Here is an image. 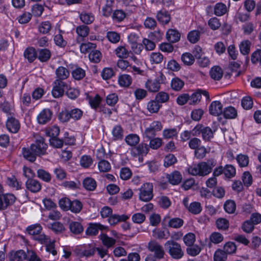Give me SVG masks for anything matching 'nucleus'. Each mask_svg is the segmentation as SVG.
<instances>
[{
  "label": "nucleus",
  "mask_w": 261,
  "mask_h": 261,
  "mask_svg": "<svg viewBox=\"0 0 261 261\" xmlns=\"http://www.w3.org/2000/svg\"><path fill=\"white\" fill-rule=\"evenodd\" d=\"M68 84L60 80H56L54 83L52 94L55 98H59L63 95L64 91L67 89Z\"/></svg>",
  "instance_id": "nucleus-7"
},
{
  "label": "nucleus",
  "mask_w": 261,
  "mask_h": 261,
  "mask_svg": "<svg viewBox=\"0 0 261 261\" xmlns=\"http://www.w3.org/2000/svg\"><path fill=\"white\" fill-rule=\"evenodd\" d=\"M42 229V226L39 224L37 223L28 226L26 231L30 235L36 236L40 234Z\"/></svg>",
  "instance_id": "nucleus-30"
},
{
  "label": "nucleus",
  "mask_w": 261,
  "mask_h": 261,
  "mask_svg": "<svg viewBox=\"0 0 261 261\" xmlns=\"http://www.w3.org/2000/svg\"><path fill=\"white\" fill-rule=\"evenodd\" d=\"M227 254L221 249H218L214 255V261H226L227 259Z\"/></svg>",
  "instance_id": "nucleus-63"
},
{
  "label": "nucleus",
  "mask_w": 261,
  "mask_h": 261,
  "mask_svg": "<svg viewBox=\"0 0 261 261\" xmlns=\"http://www.w3.org/2000/svg\"><path fill=\"white\" fill-rule=\"evenodd\" d=\"M6 127L9 132L16 133L20 128V123L17 119L11 117L8 119L6 122Z\"/></svg>",
  "instance_id": "nucleus-14"
},
{
  "label": "nucleus",
  "mask_w": 261,
  "mask_h": 261,
  "mask_svg": "<svg viewBox=\"0 0 261 261\" xmlns=\"http://www.w3.org/2000/svg\"><path fill=\"white\" fill-rule=\"evenodd\" d=\"M70 231L75 234H80L83 231L84 228L82 224L78 222H71L69 224Z\"/></svg>",
  "instance_id": "nucleus-28"
},
{
  "label": "nucleus",
  "mask_w": 261,
  "mask_h": 261,
  "mask_svg": "<svg viewBox=\"0 0 261 261\" xmlns=\"http://www.w3.org/2000/svg\"><path fill=\"white\" fill-rule=\"evenodd\" d=\"M166 38L170 43H175L179 40L180 34L177 31L171 29L167 31Z\"/></svg>",
  "instance_id": "nucleus-21"
},
{
  "label": "nucleus",
  "mask_w": 261,
  "mask_h": 261,
  "mask_svg": "<svg viewBox=\"0 0 261 261\" xmlns=\"http://www.w3.org/2000/svg\"><path fill=\"white\" fill-rule=\"evenodd\" d=\"M107 38L109 41L113 43H118L120 39L119 34L116 32L113 31L108 32L107 33Z\"/></svg>",
  "instance_id": "nucleus-51"
},
{
  "label": "nucleus",
  "mask_w": 261,
  "mask_h": 261,
  "mask_svg": "<svg viewBox=\"0 0 261 261\" xmlns=\"http://www.w3.org/2000/svg\"><path fill=\"white\" fill-rule=\"evenodd\" d=\"M48 228L57 234H61L66 230L63 224L59 221L48 224Z\"/></svg>",
  "instance_id": "nucleus-18"
},
{
  "label": "nucleus",
  "mask_w": 261,
  "mask_h": 261,
  "mask_svg": "<svg viewBox=\"0 0 261 261\" xmlns=\"http://www.w3.org/2000/svg\"><path fill=\"white\" fill-rule=\"evenodd\" d=\"M170 183L172 185H178L182 180V175L180 173L177 171H175L171 174L168 175L167 177Z\"/></svg>",
  "instance_id": "nucleus-24"
},
{
  "label": "nucleus",
  "mask_w": 261,
  "mask_h": 261,
  "mask_svg": "<svg viewBox=\"0 0 261 261\" xmlns=\"http://www.w3.org/2000/svg\"><path fill=\"white\" fill-rule=\"evenodd\" d=\"M156 17L159 22L162 24H167L170 20V16L165 10L159 11Z\"/></svg>",
  "instance_id": "nucleus-23"
},
{
  "label": "nucleus",
  "mask_w": 261,
  "mask_h": 261,
  "mask_svg": "<svg viewBox=\"0 0 261 261\" xmlns=\"http://www.w3.org/2000/svg\"><path fill=\"white\" fill-rule=\"evenodd\" d=\"M115 51L117 56L121 59L126 58L129 55L128 50L122 46L118 47Z\"/></svg>",
  "instance_id": "nucleus-56"
},
{
  "label": "nucleus",
  "mask_w": 261,
  "mask_h": 261,
  "mask_svg": "<svg viewBox=\"0 0 261 261\" xmlns=\"http://www.w3.org/2000/svg\"><path fill=\"white\" fill-rule=\"evenodd\" d=\"M100 238L102 244L106 247L107 248L113 247L116 244V240L109 237L106 233H101L100 235Z\"/></svg>",
  "instance_id": "nucleus-20"
},
{
  "label": "nucleus",
  "mask_w": 261,
  "mask_h": 261,
  "mask_svg": "<svg viewBox=\"0 0 261 261\" xmlns=\"http://www.w3.org/2000/svg\"><path fill=\"white\" fill-rule=\"evenodd\" d=\"M226 12V7L222 3H218L216 5L214 8V13L217 16H222Z\"/></svg>",
  "instance_id": "nucleus-59"
},
{
  "label": "nucleus",
  "mask_w": 261,
  "mask_h": 261,
  "mask_svg": "<svg viewBox=\"0 0 261 261\" xmlns=\"http://www.w3.org/2000/svg\"><path fill=\"white\" fill-rule=\"evenodd\" d=\"M181 59L184 64L186 65H192L195 61L194 56L189 53L183 54L181 56Z\"/></svg>",
  "instance_id": "nucleus-45"
},
{
  "label": "nucleus",
  "mask_w": 261,
  "mask_h": 261,
  "mask_svg": "<svg viewBox=\"0 0 261 261\" xmlns=\"http://www.w3.org/2000/svg\"><path fill=\"white\" fill-rule=\"evenodd\" d=\"M163 56L160 53H152L150 55V61L152 64H160L163 60Z\"/></svg>",
  "instance_id": "nucleus-48"
},
{
  "label": "nucleus",
  "mask_w": 261,
  "mask_h": 261,
  "mask_svg": "<svg viewBox=\"0 0 261 261\" xmlns=\"http://www.w3.org/2000/svg\"><path fill=\"white\" fill-rule=\"evenodd\" d=\"M200 33L198 31L194 30L189 33L188 39L192 43H196L200 38Z\"/></svg>",
  "instance_id": "nucleus-50"
},
{
  "label": "nucleus",
  "mask_w": 261,
  "mask_h": 261,
  "mask_svg": "<svg viewBox=\"0 0 261 261\" xmlns=\"http://www.w3.org/2000/svg\"><path fill=\"white\" fill-rule=\"evenodd\" d=\"M200 176H204L210 174L216 165V162L214 159H210L206 162H202L198 164Z\"/></svg>",
  "instance_id": "nucleus-8"
},
{
  "label": "nucleus",
  "mask_w": 261,
  "mask_h": 261,
  "mask_svg": "<svg viewBox=\"0 0 261 261\" xmlns=\"http://www.w3.org/2000/svg\"><path fill=\"white\" fill-rule=\"evenodd\" d=\"M108 227L99 223H90L86 230V233L89 236H95L98 233V230H108Z\"/></svg>",
  "instance_id": "nucleus-10"
},
{
  "label": "nucleus",
  "mask_w": 261,
  "mask_h": 261,
  "mask_svg": "<svg viewBox=\"0 0 261 261\" xmlns=\"http://www.w3.org/2000/svg\"><path fill=\"white\" fill-rule=\"evenodd\" d=\"M80 19L85 24H90L93 22L94 16L91 13H82L80 15Z\"/></svg>",
  "instance_id": "nucleus-52"
},
{
  "label": "nucleus",
  "mask_w": 261,
  "mask_h": 261,
  "mask_svg": "<svg viewBox=\"0 0 261 261\" xmlns=\"http://www.w3.org/2000/svg\"><path fill=\"white\" fill-rule=\"evenodd\" d=\"M118 81L120 86L128 87L132 83V77L128 74H123L120 76Z\"/></svg>",
  "instance_id": "nucleus-47"
},
{
  "label": "nucleus",
  "mask_w": 261,
  "mask_h": 261,
  "mask_svg": "<svg viewBox=\"0 0 261 261\" xmlns=\"http://www.w3.org/2000/svg\"><path fill=\"white\" fill-rule=\"evenodd\" d=\"M165 249L172 258L175 259L181 258L184 251L180 244L173 240H168L164 244Z\"/></svg>",
  "instance_id": "nucleus-2"
},
{
  "label": "nucleus",
  "mask_w": 261,
  "mask_h": 261,
  "mask_svg": "<svg viewBox=\"0 0 261 261\" xmlns=\"http://www.w3.org/2000/svg\"><path fill=\"white\" fill-rule=\"evenodd\" d=\"M165 75L160 72L155 79L147 81L145 87L150 92H156L160 90L161 84L165 83Z\"/></svg>",
  "instance_id": "nucleus-3"
},
{
  "label": "nucleus",
  "mask_w": 261,
  "mask_h": 261,
  "mask_svg": "<svg viewBox=\"0 0 261 261\" xmlns=\"http://www.w3.org/2000/svg\"><path fill=\"white\" fill-rule=\"evenodd\" d=\"M53 113L48 109H43L38 115L37 120L39 124H44L49 122L51 118Z\"/></svg>",
  "instance_id": "nucleus-11"
},
{
  "label": "nucleus",
  "mask_w": 261,
  "mask_h": 261,
  "mask_svg": "<svg viewBox=\"0 0 261 261\" xmlns=\"http://www.w3.org/2000/svg\"><path fill=\"white\" fill-rule=\"evenodd\" d=\"M126 16L125 13L121 10L115 11L112 15L113 20L117 22H121Z\"/></svg>",
  "instance_id": "nucleus-53"
},
{
  "label": "nucleus",
  "mask_w": 261,
  "mask_h": 261,
  "mask_svg": "<svg viewBox=\"0 0 261 261\" xmlns=\"http://www.w3.org/2000/svg\"><path fill=\"white\" fill-rule=\"evenodd\" d=\"M72 77L75 80H81L83 79L85 75V71L80 67H77L73 69L71 72Z\"/></svg>",
  "instance_id": "nucleus-43"
},
{
  "label": "nucleus",
  "mask_w": 261,
  "mask_h": 261,
  "mask_svg": "<svg viewBox=\"0 0 261 261\" xmlns=\"http://www.w3.org/2000/svg\"><path fill=\"white\" fill-rule=\"evenodd\" d=\"M60 133V129L58 126H53L46 129V134L50 138L57 137Z\"/></svg>",
  "instance_id": "nucleus-54"
},
{
  "label": "nucleus",
  "mask_w": 261,
  "mask_h": 261,
  "mask_svg": "<svg viewBox=\"0 0 261 261\" xmlns=\"http://www.w3.org/2000/svg\"><path fill=\"white\" fill-rule=\"evenodd\" d=\"M251 42L248 40L242 41L239 45L240 50L244 55H248L250 50Z\"/></svg>",
  "instance_id": "nucleus-33"
},
{
  "label": "nucleus",
  "mask_w": 261,
  "mask_h": 261,
  "mask_svg": "<svg viewBox=\"0 0 261 261\" xmlns=\"http://www.w3.org/2000/svg\"><path fill=\"white\" fill-rule=\"evenodd\" d=\"M56 74L57 76L56 80H60L62 81L67 79L70 74L68 70L63 66L59 67L56 70Z\"/></svg>",
  "instance_id": "nucleus-22"
},
{
  "label": "nucleus",
  "mask_w": 261,
  "mask_h": 261,
  "mask_svg": "<svg viewBox=\"0 0 261 261\" xmlns=\"http://www.w3.org/2000/svg\"><path fill=\"white\" fill-rule=\"evenodd\" d=\"M222 113L224 117L226 119H233L237 116V111L232 107L225 108Z\"/></svg>",
  "instance_id": "nucleus-29"
},
{
  "label": "nucleus",
  "mask_w": 261,
  "mask_h": 261,
  "mask_svg": "<svg viewBox=\"0 0 261 261\" xmlns=\"http://www.w3.org/2000/svg\"><path fill=\"white\" fill-rule=\"evenodd\" d=\"M27 189L32 193H37L41 189L40 182L35 179H28L25 182Z\"/></svg>",
  "instance_id": "nucleus-13"
},
{
  "label": "nucleus",
  "mask_w": 261,
  "mask_h": 261,
  "mask_svg": "<svg viewBox=\"0 0 261 261\" xmlns=\"http://www.w3.org/2000/svg\"><path fill=\"white\" fill-rule=\"evenodd\" d=\"M224 250H223L226 254H232L236 252L237 247L233 242H229L226 243L224 246Z\"/></svg>",
  "instance_id": "nucleus-60"
},
{
  "label": "nucleus",
  "mask_w": 261,
  "mask_h": 261,
  "mask_svg": "<svg viewBox=\"0 0 261 261\" xmlns=\"http://www.w3.org/2000/svg\"><path fill=\"white\" fill-rule=\"evenodd\" d=\"M193 132L195 133L193 134V136H196L197 134L201 133L202 139L205 141H210L211 139L214 137V131L209 127H203V126H196L193 129Z\"/></svg>",
  "instance_id": "nucleus-5"
},
{
  "label": "nucleus",
  "mask_w": 261,
  "mask_h": 261,
  "mask_svg": "<svg viewBox=\"0 0 261 261\" xmlns=\"http://www.w3.org/2000/svg\"><path fill=\"white\" fill-rule=\"evenodd\" d=\"M177 162L176 158L173 154H168L165 156L164 165L169 167L175 164Z\"/></svg>",
  "instance_id": "nucleus-44"
},
{
  "label": "nucleus",
  "mask_w": 261,
  "mask_h": 261,
  "mask_svg": "<svg viewBox=\"0 0 261 261\" xmlns=\"http://www.w3.org/2000/svg\"><path fill=\"white\" fill-rule=\"evenodd\" d=\"M149 151L147 144L141 143L131 149V153L134 156L146 155Z\"/></svg>",
  "instance_id": "nucleus-12"
},
{
  "label": "nucleus",
  "mask_w": 261,
  "mask_h": 261,
  "mask_svg": "<svg viewBox=\"0 0 261 261\" xmlns=\"http://www.w3.org/2000/svg\"><path fill=\"white\" fill-rule=\"evenodd\" d=\"M153 197V185L150 182L144 184L140 188L139 198L143 201H149Z\"/></svg>",
  "instance_id": "nucleus-4"
},
{
  "label": "nucleus",
  "mask_w": 261,
  "mask_h": 261,
  "mask_svg": "<svg viewBox=\"0 0 261 261\" xmlns=\"http://www.w3.org/2000/svg\"><path fill=\"white\" fill-rule=\"evenodd\" d=\"M71 201L68 198H61L59 201V205L60 208L64 211H67L70 208Z\"/></svg>",
  "instance_id": "nucleus-58"
},
{
  "label": "nucleus",
  "mask_w": 261,
  "mask_h": 261,
  "mask_svg": "<svg viewBox=\"0 0 261 261\" xmlns=\"http://www.w3.org/2000/svg\"><path fill=\"white\" fill-rule=\"evenodd\" d=\"M84 188L87 191H94L96 187V181L91 177H86L83 181Z\"/></svg>",
  "instance_id": "nucleus-25"
},
{
  "label": "nucleus",
  "mask_w": 261,
  "mask_h": 261,
  "mask_svg": "<svg viewBox=\"0 0 261 261\" xmlns=\"http://www.w3.org/2000/svg\"><path fill=\"white\" fill-rule=\"evenodd\" d=\"M82 208V203L79 200H74L71 201L69 210H70L72 213L76 214L80 213Z\"/></svg>",
  "instance_id": "nucleus-34"
},
{
  "label": "nucleus",
  "mask_w": 261,
  "mask_h": 261,
  "mask_svg": "<svg viewBox=\"0 0 261 261\" xmlns=\"http://www.w3.org/2000/svg\"><path fill=\"white\" fill-rule=\"evenodd\" d=\"M147 110L151 113L158 112L161 105L155 100L150 101L147 104Z\"/></svg>",
  "instance_id": "nucleus-36"
},
{
  "label": "nucleus",
  "mask_w": 261,
  "mask_h": 261,
  "mask_svg": "<svg viewBox=\"0 0 261 261\" xmlns=\"http://www.w3.org/2000/svg\"><path fill=\"white\" fill-rule=\"evenodd\" d=\"M188 210L194 215H197L201 212L202 206L200 202L194 201L190 204Z\"/></svg>",
  "instance_id": "nucleus-32"
},
{
  "label": "nucleus",
  "mask_w": 261,
  "mask_h": 261,
  "mask_svg": "<svg viewBox=\"0 0 261 261\" xmlns=\"http://www.w3.org/2000/svg\"><path fill=\"white\" fill-rule=\"evenodd\" d=\"M148 250L154 252V255L157 259H162L165 255V251L163 247L156 241L151 240L147 246Z\"/></svg>",
  "instance_id": "nucleus-6"
},
{
  "label": "nucleus",
  "mask_w": 261,
  "mask_h": 261,
  "mask_svg": "<svg viewBox=\"0 0 261 261\" xmlns=\"http://www.w3.org/2000/svg\"><path fill=\"white\" fill-rule=\"evenodd\" d=\"M236 168L231 165H226L224 167V174L226 178H230L236 175Z\"/></svg>",
  "instance_id": "nucleus-38"
},
{
  "label": "nucleus",
  "mask_w": 261,
  "mask_h": 261,
  "mask_svg": "<svg viewBox=\"0 0 261 261\" xmlns=\"http://www.w3.org/2000/svg\"><path fill=\"white\" fill-rule=\"evenodd\" d=\"M163 136L166 139H171L177 137V129L175 128L165 129L163 132Z\"/></svg>",
  "instance_id": "nucleus-55"
},
{
  "label": "nucleus",
  "mask_w": 261,
  "mask_h": 261,
  "mask_svg": "<svg viewBox=\"0 0 261 261\" xmlns=\"http://www.w3.org/2000/svg\"><path fill=\"white\" fill-rule=\"evenodd\" d=\"M37 55L35 49L33 47L28 48L24 53L25 58L27 59L30 62H32L36 58Z\"/></svg>",
  "instance_id": "nucleus-35"
},
{
  "label": "nucleus",
  "mask_w": 261,
  "mask_h": 261,
  "mask_svg": "<svg viewBox=\"0 0 261 261\" xmlns=\"http://www.w3.org/2000/svg\"><path fill=\"white\" fill-rule=\"evenodd\" d=\"M210 114L218 116L222 114L223 106L219 101H213L209 107Z\"/></svg>",
  "instance_id": "nucleus-15"
},
{
  "label": "nucleus",
  "mask_w": 261,
  "mask_h": 261,
  "mask_svg": "<svg viewBox=\"0 0 261 261\" xmlns=\"http://www.w3.org/2000/svg\"><path fill=\"white\" fill-rule=\"evenodd\" d=\"M114 140H121L123 137V129L120 125L115 126L112 130Z\"/></svg>",
  "instance_id": "nucleus-61"
},
{
  "label": "nucleus",
  "mask_w": 261,
  "mask_h": 261,
  "mask_svg": "<svg viewBox=\"0 0 261 261\" xmlns=\"http://www.w3.org/2000/svg\"><path fill=\"white\" fill-rule=\"evenodd\" d=\"M37 176L45 182H49L51 180L50 174L43 169H39L37 171Z\"/></svg>",
  "instance_id": "nucleus-49"
},
{
  "label": "nucleus",
  "mask_w": 261,
  "mask_h": 261,
  "mask_svg": "<svg viewBox=\"0 0 261 261\" xmlns=\"http://www.w3.org/2000/svg\"><path fill=\"white\" fill-rule=\"evenodd\" d=\"M184 224V221L179 218H173L170 219L168 223L169 227L174 228H178L181 227Z\"/></svg>",
  "instance_id": "nucleus-40"
},
{
  "label": "nucleus",
  "mask_w": 261,
  "mask_h": 261,
  "mask_svg": "<svg viewBox=\"0 0 261 261\" xmlns=\"http://www.w3.org/2000/svg\"><path fill=\"white\" fill-rule=\"evenodd\" d=\"M101 98L98 94H96L94 97L89 98L90 106L94 109L97 110L99 107Z\"/></svg>",
  "instance_id": "nucleus-62"
},
{
  "label": "nucleus",
  "mask_w": 261,
  "mask_h": 261,
  "mask_svg": "<svg viewBox=\"0 0 261 261\" xmlns=\"http://www.w3.org/2000/svg\"><path fill=\"white\" fill-rule=\"evenodd\" d=\"M125 141L129 146H135L139 142L140 138L137 135L131 134L125 137Z\"/></svg>",
  "instance_id": "nucleus-31"
},
{
  "label": "nucleus",
  "mask_w": 261,
  "mask_h": 261,
  "mask_svg": "<svg viewBox=\"0 0 261 261\" xmlns=\"http://www.w3.org/2000/svg\"><path fill=\"white\" fill-rule=\"evenodd\" d=\"M51 28V23L48 21L42 22L39 26V31L40 33L45 34H47L50 30Z\"/></svg>",
  "instance_id": "nucleus-64"
},
{
  "label": "nucleus",
  "mask_w": 261,
  "mask_h": 261,
  "mask_svg": "<svg viewBox=\"0 0 261 261\" xmlns=\"http://www.w3.org/2000/svg\"><path fill=\"white\" fill-rule=\"evenodd\" d=\"M101 53L98 50H93L89 55V58L91 62L99 63L101 59Z\"/></svg>",
  "instance_id": "nucleus-42"
},
{
  "label": "nucleus",
  "mask_w": 261,
  "mask_h": 261,
  "mask_svg": "<svg viewBox=\"0 0 261 261\" xmlns=\"http://www.w3.org/2000/svg\"><path fill=\"white\" fill-rule=\"evenodd\" d=\"M211 77L215 80H219L223 75L222 69L219 66L213 67L210 71Z\"/></svg>",
  "instance_id": "nucleus-27"
},
{
  "label": "nucleus",
  "mask_w": 261,
  "mask_h": 261,
  "mask_svg": "<svg viewBox=\"0 0 261 261\" xmlns=\"http://www.w3.org/2000/svg\"><path fill=\"white\" fill-rule=\"evenodd\" d=\"M45 139L40 137L30 147L23 148L22 152L23 158L27 161L33 163L36 160L37 156H41L46 153L47 145L44 142Z\"/></svg>",
  "instance_id": "nucleus-1"
},
{
  "label": "nucleus",
  "mask_w": 261,
  "mask_h": 261,
  "mask_svg": "<svg viewBox=\"0 0 261 261\" xmlns=\"http://www.w3.org/2000/svg\"><path fill=\"white\" fill-rule=\"evenodd\" d=\"M169 95L165 92L161 91L157 93L155 99L160 103H165L169 100Z\"/></svg>",
  "instance_id": "nucleus-57"
},
{
  "label": "nucleus",
  "mask_w": 261,
  "mask_h": 261,
  "mask_svg": "<svg viewBox=\"0 0 261 261\" xmlns=\"http://www.w3.org/2000/svg\"><path fill=\"white\" fill-rule=\"evenodd\" d=\"M129 218L126 215H121L114 214L111 215L108 219V222L111 225H115L120 222H124Z\"/></svg>",
  "instance_id": "nucleus-17"
},
{
  "label": "nucleus",
  "mask_w": 261,
  "mask_h": 261,
  "mask_svg": "<svg viewBox=\"0 0 261 261\" xmlns=\"http://www.w3.org/2000/svg\"><path fill=\"white\" fill-rule=\"evenodd\" d=\"M236 208V203L233 200H228L224 204V208L228 214L233 213L235 212Z\"/></svg>",
  "instance_id": "nucleus-46"
},
{
  "label": "nucleus",
  "mask_w": 261,
  "mask_h": 261,
  "mask_svg": "<svg viewBox=\"0 0 261 261\" xmlns=\"http://www.w3.org/2000/svg\"><path fill=\"white\" fill-rule=\"evenodd\" d=\"M9 258L10 261H22L27 258V254L22 250L10 252Z\"/></svg>",
  "instance_id": "nucleus-16"
},
{
  "label": "nucleus",
  "mask_w": 261,
  "mask_h": 261,
  "mask_svg": "<svg viewBox=\"0 0 261 261\" xmlns=\"http://www.w3.org/2000/svg\"><path fill=\"white\" fill-rule=\"evenodd\" d=\"M152 236L159 240H167L170 237V232L168 229H154L152 231Z\"/></svg>",
  "instance_id": "nucleus-19"
},
{
  "label": "nucleus",
  "mask_w": 261,
  "mask_h": 261,
  "mask_svg": "<svg viewBox=\"0 0 261 261\" xmlns=\"http://www.w3.org/2000/svg\"><path fill=\"white\" fill-rule=\"evenodd\" d=\"M184 86V82L178 77L172 79L171 82V86L175 91H180Z\"/></svg>",
  "instance_id": "nucleus-39"
},
{
  "label": "nucleus",
  "mask_w": 261,
  "mask_h": 261,
  "mask_svg": "<svg viewBox=\"0 0 261 261\" xmlns=\"http://www.w3.org/2000/svg\"><path fill=\"white\" fill-rule=\"evenodd\" d=\"M96 45L95 43L88 42L82 43L80 46V50L82 53L86 54L95 49Z\"/></svg>",
  "instance_id": "nucleus-41"
},
{
  "label": "nucleus",
  "mask_w": 261,
  "mask_h": 261,
  "mask_svg": "<svg viewBox=\"0 0 261 261\" xmlns=\"http://www.w3.org/2000/svg\"><path fill=\"white\" fill-rule=\"evenodd\" d=\"M50 51L48 49L44 48L38 50L37 57L42 62L47 61L50 59Z\"/></svg>",
  "instance_id": "nucleus-26"
},
{
  "label": "nucleus",
  "mask_w": 261,
  "mask_h": 261,
  "mask_svg": "<svg viewBox=\"0 0 261 261\" xmlns=\"http://www.w3.org/2000/svg\"><path fill=\"white\" fill-rule=\"evenodd\" d=\"M16 200V197L12 194H2L0 196V210L6 209L12 205Z\"/></svg>",
  "instance_id": "nucleus-9"
},
{
  "label": "nucleus",
  "mask_w": 261,
  "mask_h": 261,
  "mask_svg": "<svg viewBox=\"0 0 261 261\" xmlns=\"http://www.w3.org/2000/svg\"><path fill=\"white\" fill-rule=\"evenodd\" d=\"M216 224L217 227L219 230H226L229 228V221L225 218H218L216 220Z\"/></svg>",
  "instance_id": "nucleus-37"
}]
</instances>
